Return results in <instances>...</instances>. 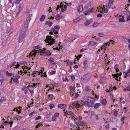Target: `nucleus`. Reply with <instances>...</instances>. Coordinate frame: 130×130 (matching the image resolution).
Returning a JSON list of instances; mask_svg holds the SVG:
<instances>
[{
	"label": "nucleus",
	"mask_w": 130,
	"mask_h": 130,
	"mask_svg": "<svg viewBox=\"0 0 130 130\" xmlns=\"http://www.w3.org/2000/svg\"><path fill=\"white\" fill-rule=\"evenodd\" d=\"M88 101H85L83 104L81 105V103L78 101H75L72 104V106L75 107L76 108H79L82 107L83 105L87 107H92L94 104V102L96 100L94 98L88 96L86 98Z\"/></svg>",
	"instance_id": "obj_1"
},
{
	"label": "nucleus",
	"mask_w": 130,
	"mask_h": 130,
	"mask_svg": "<svg viewBox=\"0 0 130 130\" xmlns=\"http://www.w3.org/2000/svg\"><path fill=\"white\" fill-rule=\"evenodd\" d=\"M44 53L45 55H51V53H50V52H46L45 49L43 48V50L41 49L38 50H34V51H32L29 54V56H32L33 55L35 56L36 55H37V53Z\"/></svg>",
	"instance_id": "obj_2"
},
{
	"label": "nucleus",
	"mask_w": 130,
	"mask_h": 130,
	"mask_svg": "<svg viewBox=\"0 0 130 130\" xmlns=\"http://www.w3.org/2000/svg\"><path fill=\"white\" fill-rule=\"evenodd\" d=\"M46 39L47 40V42H46L48 43V45L51 46L55 42V39H54V37H53L51 36H47L46 37Z\"/></svg>",
	"instance_id": "obj_3"
},
{
	"label": "nucleus",
	"mask_w": 130,
	"mask_h": 130,
	"mask_svg": "<svg viewBox=\"0 0 130 130\" xmlns=\"http://www.w3.org/2000/svg\"><path fill=\"white\" fill-rule=\"evenodd\" d=\"M24 32L22 31H21L20 34L18 38V40L19 42L20 43L22 42L23 38L26 33H24Z\"/></svg>",
	"instance_id": "obj_4"
},
{
	"label": "nucleus",
	"mask_w": 130,
	"mask_h": 130,
	"mask_svg": "<svg viewBox=\"0 0 130 130\" xmlns=\"http://www.w3.org/2000/svg\"><path fill=\"white\" fill-rule=\"evenodd\" d=\"M29 23L27 22H26L24 25V27L21 30V31H22L24 32V33H26V31L28 29V25L29 24Z\"/></svg>",
	"instance_id": "obj_5"
},
{
	"label": "nucleus",
	"mask_w": 130,
	"mask_h": 130,
	"mask_svg": "<svg viewBox=\"0 0 130 130\" xmlns=\"http://www.w3.org/2000/svg\"><path fill=\"white\" fill-rule=\"evenodd\" d=\"M19 64H18L17 63H16L15 62H13L12 63V64L10 66V68L11 69H13V68H18L19 66Z\"/></svg>",
	"instance_id": "obj_6"
},
{
	"label": "nucleus",
	"mask_w": 130,
	"mask_h": 130,
	"mask_svg": "<svg viewBox=\"0 0 130 130\" xmlns=\"http://www.w3.org/2000/svg\"><path fill=\"white\" fill-rule=\"evenodd\" d=\"M113 0H109L108 3L106 5V6L107 8H109L113 4Z\"/></svg>",
	"instance_id": "obj_7"
},
{
	"label": "nucleus",
	"mask_w": 130,
	"mask_h": 130,
	"mask_svg": "<svg viewBox=\"0 0 130 130\" xmlns=\"http://www.w3.org/2000/svg\"><path fill=\"white\" fill-rule=\"evenodd\" d=\"M22 73V71H19L18 72V74H15L13 76V78H15V79H19L20 78V76L19 75V74H20V75H21Z\"/></svg>",
	"instance_id": "obj_8"
},
{
	"label": "nucleus",
	"mask_w": 130,
	"mask_h": 130,
	"mask_svg": "<svg viewBox=\"0 0 130 130\" xmlns=\"http://www.w3.org/2000/svg\"><path fill=\"white\" fill-rule=\"evenodd\" d=\"M58 107L59 108L63 109H66L67 108V106L65 104H60L58 105Z\"/></svg>",
	"instance_id": "obj_9"
},
{
	"label": "nucleus",
	"mask_w": 130,
	"mask_h": 130,
	"mask_svg": "<svg viewBox=\"0 0 130 130\" xmlns=\"http://www.w3.org/2000/svg\"><path fill=\"white\" fill-rule=\"evenodd\" d=\"M92 6V4L90 3L86 4L85 6V8L87 10L90 8Z\"/></svg>",
	"instance_id": "obj_10"
},
{
	"label": "nucleus",
	"mask_w": 130,
	"mask_h": 130,
	"mask_svg": "<svg viewBox=\"0 0 130 130\" xmlns=\"http://www.w3.org/2000/svg\"><path fill=\"white\" fill-rule=\"evenodd\" d=\"M29 89H28L26 86H24L22 89V90L24 91V93L26 94L28 93V91L29 90Z\"/></svg>",
	"instance_id": "obj_11"
},
{
	"label": "nucleus",
	"mask_w": 130,
	"mask_h": 130,
	"mask_svg": "<svg viewBox=\"0 0 130 130\" xmlns=\"http://www.w3.org/2000/svg\"><path fill=\"white\" fill-rule=\"evenodd\" d=\"M76 124L77 126H83L85 125V123L83 121H80L78 123H76Z\"/></svg>",
	"instance_id": "obj_12"
},
{
	"label": "nucleus",
	"mask_w": 130,
	"mask_h": 130,
	"mask_svg": "<svg viewBox=\"0 0 130 130\" xmlns=\"http://www.w3.org/2000/svg\"><path fill=\"white\" fill-rule=\"evenodd\" d=\"M92 22V20L90 19L87 20L86 22L85 23V25L86 26H87L89 25V24Z\"/></svg>",
	"instance_id": "obj_13"
},
{
	"label": "nucleus",
	"mask_w": 130,
	"mask_h": 130,
	"mask_svg": "<svg viewBox=\"0 0 130 130\" xmlns=\"http://www.w3.org/2000/svg\"><path fill=\"white\" fill-rule=\"evenodd\" d=\"M4 80V79L3 75L1 74H0V86L2 85Z\"/></svg>",
	"instance_id": "obj_14"
},
{
	"label": "nucleus",
	"mask_w": 130,
	"mask_h": 130,
	"mask_svg": "<svg viewBox=\"0 0 130 130\" xmlns=\"http://www.w3.org/2000/svg\"><path fill=\"white\" fill-rule=\"evenodd\" d=\"M108 11V9L104 7L102 11H100V12L102 13H107Z\"/></svg>",
	"instance_id": "obj_15"
},
{
	"label": "nucleus",
	"mask_w": 130,
	"mask_h": 130,
	"mask_svg": "<svg viewBox=\"0 0 130 130\" xmlns=\"http://www.w3.org/2000/svg\"><path fill=\"white\" fill-rule=\"evenodd\" d=\"M84 79L86 80H90V77L89 76V74H87L84 76Z\"/></svg>",
	"instance_id": "obj_16"
},
{
	"label": "nucleus",
	"mask_w": 130,
	"mask_h": 130,
	"mask_svg": "<svg viewBox=\"0 0 130 130\" xmlns=\"http://www.w3.org/2000/svg\"><path fill=\"white\" fill-rule=\"evenodd\" d=\"M97 44V43L93 41H89L88 46H94Z\"/></svg>",
	"instance_id": "obj_17"
},
{
	"label": "nucleus",
	"mask_w": 130,
	"mask_h": 130,
	"mask_svg": "<svg viewBox=\"0 0 130 130\" xmlns=\"http://www.w3.org/2000/svg\"><path fill=\"white\" fill-rule=\"evenodd\" d=\"M77 9L78 12H81L83 10V7L81 6H79L77 7Z\"/></svg>",
	"instance_id": "obj_18"
},
{
	"label": "nucleus",
	"mask_w": 130,
	"mask_h": 130,
	"mask_svg": "<svg viewBox=\"0 0 130 130\" xmlns=\"http://www.w3.org/2000/svg\"><path fill=\"white\" fill-rule=\"evenodd\" d=\"M32 16V14H30L29 15L27 18L26 22H28L29 23V22H30V19H31V17Z\"/></svg>",
	"instance_id": "obj_19"
},
{
	"label": "nucleus",
	"mask_w": 130,
	"mask_h": 130,
	"mask_svg": "<svg viewBox=\"0 0 130 130\" xmlns=\"http://www.w3.org/2000/svg\"><path fill=\"white\" fill-rule=\"evenodd\" d=\"M101 106V104L99 103H96L94 105V108L95 109L98 108L99 106Z\"/></svg>",
	"instance_id": "obj_20"
},
{
	"label": "nucleus",
	"mask_w": 130,
	"mask_h": 130,
	"mask_svg": "<svg viewBox=\"0 0 130 130\" xmlns=\"http://www.w3.org/2000/svg\"><path fill=\"white\" fill-rule=\"evenodd\" d=\"M21 117L20 116L16 115L14 118V119L18 120H20L21 119Z\"/></svg>",
	"instance_id": "obj_21"
},
{
	"label": "nucleus",
	"mask_w": 130,
	"mask_h": 130,
	"mask_svg": "<svg viewBox=\"0 0 130 130\" xmlns=\"http://www.w3.org/2000/svg\"><path fill=\"white\" fill-rule=\"evenodd\" d=\"M25 67L24 68H23V71H24V73H25V74H26V73H27V71L29 69L26 66L25 67Z\"/></svg>",
	"instance_id": "obj_22"
},
{
	"label": "nucleus",
	"mask_w": 130,
	"mask_h": 130,
	"mask_svg": "<svg viewBox=\"0 0 130 130\" xmlns=\"http://www.w3.org/2000/svg\"><path fill=\"white\" fill-rule=\"evenodd\" d=\"M40 72L38 71H34L33 72V77H34L35 76L38 75L40 74Z\"/></svg>",
	"instance_id": "obj_23"
},
{
	"label": "nucleus",
	"mask_w": 130,
	"mask_h": 130,
	"mask_svg": "<svg viewBox=\"0 0 130 130\" xmlns=\"http://www.w3.org/2000/svg\"><path fill=\"white\" fill-rule=\"evenodd\" d=\"M13 124V122L12 121L11 122H8L7 121H6L4 122V124L5 125H6L7 124H10V126L11 127V125H12Z\"/></svg>",
	"instance_id": "obj_24"
},
{
	"label": "nucleus",
	"mask_w": 130,
	"mask_h": 130,
	"mask_svg": "<svg viewBox=\"0 0 130 130\" xmlns=\"http://www.w3.org/2000/svg\"><path fill=\"white\" fill-rule=\"evenodd\" d=\"M23 7L22 6H21V4H20L18 7L19 11V12H21L23 10Z\"/></svg>",
	"instance_id": "obj_25"
},
{
	"label": "nucleus",
	"mask_w": 130,
	"mask_h": 130,
	"mask_svg": "<svg viewBox=\"0 0 130 130\" xmlns=\"http://www.w3.org/2000/svg\"><path fill=\"white\" fill-rule=\"evenodd\" d=\"M53 24L52 23L48 21H47L45 23V25H48L49 27H51L52 25Z\"/></svg>",
	"instance_id": "obj_26"
},
{
	"label": "nucleus",
	"mask_w": 130,
	"mask_h": 130,
	"mask_svg": "<svg viewBox=\"0 0 130 130\" xmlns=\"http://www.w3.org/2000/svg\"><path fill=\"white\" fill-rule=\"evenodd\" d=\"M112 76H113V78H114L115 77H116L117 78H116L115 79L118 81H119L117 79L118 78L119 76V74H112Z\"/></svg>",
	"instance_id": "obj_27"
},
{
	"label": "nucleus",
	"mask_w": 130,
	"mask_h": 130,
	"mask_svg": "<svg viewBox=\"0 0 130 130\" xmlns=\"http://www.w3.org/2000/svg\"><path fill=\"white\" fill-rule=\"evenodd\" d=\"M78 92L75 93L74 94H73L72 96H73L74 98L75 99H76L79 96V94H78Z\"/></svg>",
	"instance_id": "obj_28"
},
{
	"label": "nucleus",
	"mask_w": 130,
	"mask_h": 130,
	"mask_svg": "<svg viewBox=\"0 0 130 130\" xmlns=\"http://www.w3.org/2000/svg\"><path fill=\"white\" fill-rule=\"evenodd\" d=\"M67 8V6L66 5L64 6L61 9V12H63L66 10Z\"/></svg>",
	"instance_id": "obj_29"
},
{
	"label": "nucleus",
	"mask_w": 130,
	"mask_h": 130,
	"mask_svg": "<svg viewBox=\"0 0 130 130\" xmlns=\"http://www.w3.org/2000/svg\"><path fill=\"white\" fill-rule=\"evenodd\" d=\"M119 22H124L125 21V20L122 17L121 18L119 19Z\"/></svg>",
	"instance_id": "obj_30"
},
{
	"label": "nucleus",
	"mask_w": 130,
	"mask_h": 130,
	"mask_svg": "<svg viewBox=\"0 0 130 130\" xmlns=\"http://www.w3.org/2000/svg\"><path fill=\"white\" fill-rule=\"evenodd\" d=\"M10 4H11V5H10L11 7H12L14 6V3H12V0H9V3H8V4L9 5Z\"/></svg>",
	"instance_id": "obj_31"
},
{
	"label": "nucleus",
	"mask_w": 130,
	"mask_h": 130,
	"mask_svg": "<svg viewBox=\"0 0 130 130\" xmlns=\"http://www.w3.org/2000/svg\"><path fill=\"white\" fill-rule=\"evenodd\" d=\"M85 90L86 91H91L90 87L88 86H86L85 88Z\"/></svg>",
	"instance_id": "obj_32"
},
{
	"label": "nucleus",
	"mask_w": 130,
	"mask_h": 130,
	"mask_svg": "<svg viewBox=\"0 0 130 130\" xmlns=\"http://www.w3.org/2000/svg\"><path fill=\"white\" fill-rule=\"evenodd\" d=\"M69 89L73 93L75 92V88L74 87H73L72 86H70L69 87Z\"/></svg>",
	"instance_id": "obj_33"
},
{
	"label": "nucleus",
	"mask_w": 130,
	"mask_h": 130,
	"mask_svg": "<svg viewBox=\"0 0 130 130\" xmlns=\"http://www.w3.org/2000/svg\"><path fill=\"white\" fill-rule=\"evenodd\" d=\"M102 103L104 105H105L107 103V102L105 99H103L101 101Z\"/></svg>",
	"instance_id": "obj_34"
},
{
	"label": "nucleus",
	"mask_w": 130,
	"mask_h": 130,
	"mask_svg": "<svg viewBox=\"0 0 130 130\" xmlns=\"http://www.w3.org/2000/svg\"><path fill=\"white\" fill-rule=\"evenodd\" d=\"M54 95L52 94H49L48 95V98L50 100H52L54 98Z\"/></svg>",
	"instance_id": "obj_35"
},
{
	"label": "nucleus",
	"mask_w": 130,
	"mask_h": 130,
	"mask_svg": "<svg viewBox=\"0 0 130 130\" xmlns=\"http://www.w3.org/2000/svg\"><path fill=\"white\" fill-rule=\"evenodd\" d=\"M130 90V87H126L123 90V91L124 92L126 91H129Z\"/></svg>",
	"instance_id": "obj_36"
},
{
	"label": "nucleus",
	"mask_w": 130,
	"mask_h": 130,
	"mask_svg": "<svg viewBox=\"0 0 130 130\" xmlns=\"http://www.w3.org/2000/svg\"><path fill=\"white\" fill-rule=\"evenodd\" d=\"M6 74L7 76H11L13 75V74L12 73H9L8 72V71H7L6 72Z\"/></svg>",
	"instance_id": "obj_37"
},
{
	"label": "nucleus",
	"mask_w": 130,
	"mask_h": 130,
	"mask_svg": "<svg viewBox=\"0 0 130 130\" xmlns=\"http://www.w3.org/2000/svg\"><path fill=\"white\" fill-rule=\"evenodd\" d=\"M45 18V17L44 15H42L41 18L40 19V21H44Z\"/></svg>",
	"instance_id": "obj_38"
},
{
	"label": "nucleus",
	"mask_w": 130,
	"mask_h": 130,
	"mask_svg": "<svg viewBox=\"0 0 130 130\" xmlns=\"http://www.w3.org/2000/svg\"><path fill=\"white\" fill-rule=\"evenodd\" d=\"M55 19L57 21L58 20L60 19V15L59 14H57L55 17Z\"/></svg>",
	"instance_id": "obj_39"
},
{
	"label": "nucleus",
	"mask_w": 130,
	"mask_h": 130,
	"mask_svg": "<svg viewBox=\"0 0 130 130\" xmlns=\"http://www.w3.org/2000/svg\"><path fill=\"white\" fill-rule=\"evenodd\" d=\"M48 60L49 61L51 62H53L55 61L54 59L52 57H50L49 59H48Z\"/></svg>",
	"instance_id": "obj_40"
},
{
	"label": "nucleus",
	"mask_w": 130,
	"mask_h": 130,
	"mask_svg": "<svg viewBox=\"0 0 130 130\" xmlns=\"http://www.w3.org/2000/svg\"><path fill=\"white\" fill-rule=\"evenodd\" d=\"M49 107L51 109H52L53 108H54L55 107V106L54 104H50L49 105Z\"/></svg>",
	"instance_id": "obj_41"
},
{
	"label": "nucleus",
	"mask_w": 130,
	"mask_h": 130,
	"mask_svg": "<svg viewBox=\"0 0 130 130\" xmlns=\"http://www.w3.org/2000/svg\"><path fill=\"white\" fill-rule=\"evenodd\" d=\"M98 35L100 37H103L105 35L103 33H99L98 34Z\"/></svg>",
	"instance_id": "obj_42"
},
{
	"label": "nucleus",
	"mask_w": 130,
	"mask_h": 130,
	"mask_svg": "<svg viewBox=\"0 0 130 130\" xmlns=\"http://www.w3.org/2000/svg\"><path fill=\"white\" fill-rule=\"evenodd\" d=\"M113 41L112 40H111L109 41L108 43H107L108 44V45L109 46L111 43L113 44Z\"/></svg>",
	"instance_id": "obj_43"
},
{
	"label": "nucleus",
	"mask_w": 130,
	"mask_h": 130,
	"mask_svg": "<svg viewBox=\"0 0 130 130\" xmlns=\"http://www.w3.org/2000/svg\"><path fill=\"white\" fill-rule=\"evenodd\" d=\"M21 0H15L13 1V3H19Z\"/></svg>",
	"instance_id": "obj_44"
},
{
	"label": "nucleus",
	"mask_w": 130,
	"mask_h": 130,
	"mask_svg": "<svg viewBox=\"0 0 130 130\" xmlns=\"http://www.w3.org/2000/svg\"><path fill=\"white\" fill-rule=\"evenodd\" d=\"M11 79H12L13 80V81L14 83H17L18 81V79H15V78H13V77H11Z\"/></svg>",
	"instance_id": "obj_45"
},
{
	"label": "nucleus",
	"mask_w": 130,
	"mask_h": 130,
	"mask_svg": "<svg viewBox=\"0 0 130 130\" xmlns=\"http://www.w3.org/2000/svg\"><path fill=\"white\" fill-rule=\"evenodd\" d=\"M62 79L64 82H66L67 81H68V79L67 78V76H66L65 78L63 77Z\"/></svg>",
	"instance_id": "obj_46"
},
{
	"label": "nucleus",
	"mask_w": 130,
	"mask_h": 130,
	"mask_svg": "<svg viewBox=\"0 0 130 130\" xmlns=\"http://www.w3.org/2000/svg\"><path fill=\"white\" fill-rule=\"evenodd\" d=\"M124 42H126L127 41V39L124 37H123L121 39Z\"/></svg>",
	"instance_id": "obj_47"
},
{
	"label": "nucleus",
	"mask_w": 130,
	"mask_h": 130,
	"mask_svg": "<svg viewBox=\"0 0 130 130\" xmlns=\"http://www.w3.org/2000/svg\"><path fill=\"white\" fill-rule=\"evenodd\" d=\"M68 115H73V113L71 111H69L68 112Z\"/></svg>",
	"instance_id": "obj_48"
},
{
	"label": "nucleus",
	"mask_w": 130,
	"mask_h": 130,
	"mask_svg": "<svg viewBox=\"0 0 130 130\" xmlns=\"http://www.w3.org/2000/svg\"><path fill=\"white\" fill-rule=\"evenodd\" d=\"M38 85V84H37L34 83L33 84V85H32V86L31 85V87H35V88H36L37 87Z\"/></svg>",
	"instance_id": "obj_49"
},
{
	"label": "nucleus",
	"mask_w": 130,
	"mask_h": 130,
	"mask_svg": "<svg viewBox=\"0 0 130 130\" xmlns=\"http://www.w3.org/2000/svg\"><path fill=\"white\" fill-rule=\"evenodd\" d=\"M71 79L73 80H74L75 79V76L74 75L72 74L71 75Z\"/></svg>",
	"instance_id": "obj_50"
},
{
	"label": "nucleus",
	"mask_w": 130,
	"mask_h": 130,
	"mask_svg": "<svg viewBox=\"0 0 130 130\" xmlns=\"http://www.w3.org/2000/svg\"><path fill=\"white\" fill-rule=\"evenodd\" d=\"M107 45H108L107 44V43H105L104 44L102 45V46L103 47V48H104L106 47V46Z\"/></svg>",
	"instance_id": "obj_51"
},
{
	"label": "nucleus",
	"mask_w": 130,
	"mask_h": 130,
	"mask_svg": "<svg viewBox=\"0 0 130 130\" xmlns=\"http://www.w3.org/2000/svg\"><path fill=\"white\" fill-rule=\"evenodd\" d=\"M67 64L69 65H71L72 64V62L69 61H67Z\"/></svg>",
	"instance_id": "obj_52"
},
{
	"label": "nucleus",
	"mask_w": 130,
	"mask_h": 130,
	"mask_svg": "<svg viewBox=\"0 0 130 130\" xmlns=\"http://www.w3.org/2000/svg\"><path fill=\"white\" fill-rule=\"evenodd\" d=\"M94 117L95 118L96 120H98L99 118L98 117V115H96Z\"/></svg>",
	"instance_id": "obj_53"
},
{
	"label": "nucleus",
	"mask_w": 130,
	"mask_h": 130,
	"mask_svg": "<svg viewBox=\"0 0 130 130\" xmlns=\"http://www.w3.org/2000/svg\"><path fill=\"white\" fill-rule=\"evenodd\" d=\"M79 20V18H77L76 19H75L73 20V22H74L76 23V22H78Z\"/></svg>",
	"instance_id": "obj_54"
},
{
	"label": "nucleus",
	"mask_w": 130,
	"mask_h": 130,
	"mask_svg": "<svg viewBox=\"0 0 130 130\" xmlns=\"http://www.w3.org/2000/svg\"><path fill=\"white\" fill-rule=\"evenodd\" d=\"M17 108L18 109V110H19V109H20L19 111H18V114L20 113L21 112V109L22 107H21L20 106V107H18Z\"/></svg>",
	"instance_id": "obj_55"
},
{
	"label": "nucleus",
	"mask_w": 130,
	"mask_h": 130,
	"mask_svg": "<svg viewBox=\"0 0 130 130\" xmlns=\"http://www.w3.org/2000/svg\"><path fill=\"white\" fill-rule=\"evenodd\" d=\"M113 115L115 116H116L117 115V111L116 110H115L113 111Z\"/></svg>",
	"instance_id": "obj_56"
},
{
	"label": "nucleus",
	"mask_w": 130,
	"mask_h": 130,
	"mask_svg": "<svg viewBox=\"0 0 130 130\" xmlns=\"http://www.w3.org/2000/svg\"><path fill=\"white\" fill-rule=\"evenodd\" d=\"M92 25L93 27H96L98 25V24L96 22H95Z\"/></svg>",
	"instance_id": "obj_57"
},
{
	"label": "nucleus",
	"mask_w": 130,
	"mask_h": 130,
	"mask_svg": "<svg viewBox=\"0 0 130 130\" xmlns=\"http://www.w3.org/2000/svg\"><path fill=\"white\" fill-rule=\"evenodd\" d=\"M87 61H85L83 62V65L84 66H87Z\"/></svg>",
	"instance_id": "obj_58"
},
{
	"label": "nucleus",
	"mask_w": 130,
	"mask_h": 130,
	"mask_svg": "<svg viewBox=\"0 0 130 130\" xmlns=\"http://www.w3.org/2000/svg\"><path fill=\"white\" fill-rule=\"evenodd\" d=\"M123 74H125V75L124 76V78H126L127 77V73H126V72H124L123 73Z\"/></svg>",
	"instance_id": "obj_59"
},
{
	"label": "nucleus",
	"mask_w": 130,
	"mask_h": 130,
	"mask_svg": "<svg viewBox=\"0 0 130 130\" xmlns=\"http://www.w3.org/2000/svg\"><path fill=\"white\" fill-rule=\"evenodd\" d=\"M41 118V116H39L37 117L35 119V120H39V119H40Z\"/></svg>",
	"instance_id": "obj_60"
},
{
	"label": "nucleus",
	"mask_w": 130,
	"mask_h": 130,
	"mask_svg": "<svg viewBox=\"0 0 130 130\" xmlns=\"http://www.w3.org/2000/svg\"><path fill=\"white\" fill-rule=\"evenodd\" d=\"M54 28L57 29H59L60 28L59 26L58 25L56 26H54Z\"/></svg>",
	"instance_id": "obj_61"
},
{
	"label": "nucleus",
	"mask_w": 130,
	"mask_h": 130,
	"mask_svg": "<svg viewBox=\"0 0 130 130\" xmlns=\"http://www.w3.org/2000/svg\"><path fill=\"white\" fill-rule=\"evenodd\" d=\"M56 117L54 116H52V120H53V121H55L56 120Z\"/></svg>",
	"instance_id": "obj_62"
},
{
	"label": "nucleus",
	"mask_w": 130,
	"mask_h": 130,
	"mask_svg": "<svg viewBox=\"0 0 130 130\" xmlns=\"http://www.w3.org/2000/svg\"><path fill=\"white\" fill-rule=\"evenodd\" d=\"M97 17H98L101 18L102 17V14L101 13H99L97 15Z\"/></svg>",
	"instance_id": "obj_63"
},
{
	"label": "nucleus",
	"mask_w": 130,
	"mask_h": 130,
	"mask_svg": "<svg viewBox=\"0 0 130 130\" xmlns=\"http://www.w3.org/2000/svg\"><path fill=\"white\" fill-rule=\"evenodd\" d=\"M82 55H79L78 56H77L76 58L77 60H79V58L81 57Z\"/></svg>",
	"instance_id": "obj_64"
}]
</instances>
